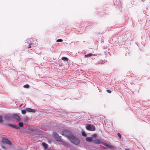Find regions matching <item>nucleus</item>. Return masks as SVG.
Here are the masks:
<instances>
[{
  "instance_id": "12",
  "label": "nucleus",
  "mask_w": 150,
  "mask_h": 150,
  "mask_svg": "<svg viewBox=\"0 0 150 150\" xmlns=\"http://www.w3.org/2000/svg\"><path fill=\"white\" fill-rule=\"evenodd\" d=\"M42 145L43 146L44 149H46L47 148V144L44 142L42 143Z\"/></svg>"
},
{
  "instance_id": "9",
  "label": "nucleus",
  "mask_w": 150,
  "mask_h": 150,
  "mask_svg": "<svg viewBox=\"0 0 150 150\" xmlns=\"http://www.w3.org/2000/svg\"><path fill=\"white\" fill-rule=\"evenodd\" d=\"M7 125L8 126H11L16 129H18L19 128V126H18L17 125H12L10 124H8Z\"/></svg>"
},
{
  "instance_id": "26",
  "label": "nucleus",
  "mask_w": 150,
  "mask_h": 150,
  "mask_svg": "<svg viewBox=\"0 0 150 150\" xmlns=\"http://www.w3.org/2000/svg\"><path fill=\"white\" fill-rule=\"evenodd\" d=\"M117 135L120 138H121V135L119 133H117Z\"/></svg>"
},
{
  "instance_id": "3",
  "label": "nucleus",
  "mask_w": 150,
  "mask_h": 150,
  "mask_svg": "<svg viewBox=\"0 0 150 150\" xmlns=\"http://www.w3.org/2000/svg\"><path fill=\"white\" fill-rule=\"evenodd\" d=\"M1 142L4 144H6L8 145H11V141L8 140L7 138L4 137H2L1 138Z\"/></svg>"
},
{
  "instance_id": "5",
  "label": "nucleus",
  "mask_w": 150,
  "mask_h": 150,
  "mask_svg": "<svg viewBox=\"0 0 150 150\" xmlns=\"http://www.w3.org/2000/svg\"><path fill=\"white\" fill-rule=\"evenodd\" d=\"M53 134L54 136V138L58 142H61V137L59 136L58 134L56 132H54L53 133Z\"/></svg>"
},
{
  "instance_id": "31",
  "label": "nucleus",
  "mask_w": 150,
  "mask_h": 150,
  "mask_svg": "<svg viewBox=\"0 0 150 150\" xmlns=\"http://www.w3.org/2000/svg\"><path fill=\"white\" fill-rule=\"evenodd\" d=\"M125 150H129V149H125Z\"/></svg>"
},
{
  "instance_id": "1",
  "label": "nucleus",
  "mask_w": 150,
  "mask_h": 150,
  "mask_svg": "<svg viewBox=\"0 0 150 150\" xmlns=\"http://www.w3.org/2000/svg\"><path fill=\"white\" fill-rule=\"evenodd\" d=\"M71 142L76 145L80 144V140L79 138L74 135L69 140Z\"/></svg>"
},
{
  "instance_id": "15",
  "label": "nucleus",
  "mask_w": 150,
  "mask_h": 150,
  "mask_svg": "<svg viewBox=\"0 0 150 150\" xmlns=\"http://www.w3.org/2000/svg\"><path fill=\"white\" fill-rule=\"evenodd\" d=\"M107 147L110 149H113L115 148L114 146H113L111 145H110L108 144Z\"/></svg>"
},
{
  "instance_id": "4",
  "label": "nucleus",
  "mask_w": 150,
  "mask_h": 150,
  "mask_svg": "<svg viewBox=\"0 0 150 150\" xmlns=\"http://www.w3.org/2000/svg\"><path fill=\"white\" fill-rule=\"evenodd\" d=\"M86 128L87 130H88L94 131L95 130V128L94 126L91 124H88L86 125Z\"/></svg>"
},
{
  "instance_id": "21",
  "label": "nucleus",
  "mask_w": 150,
  "mask_h": 150,
  "mask_svg": "<svg viewBox=\"0 0 150 150\" xmlns=\"http://www.w3.org/2000/svg\"><path fill=\"white\" fill-rule=\"evenodd\" d=\"M29 87V86L28 84L25 85L23 86V87L24 88H28Z\"/></svg>"
},
{
  "instance_id": "17",
  "label": "nucleus",
  "mask_w": 150,
  "mask_h": 150,
  "mask_svg": "<svg viewBox=\"0 0 150 150\" xmlns=\"http://www.w3.org/2000/svg\"><path fill=\"white\" fill-rule=\"evenodd\" d=\"M27 112L26 109L25 110H21V113L23 114H25Z\"/></svg>"
},
{
  "instance_id": "8",
  "label": "nucleus",
  "mask_w": 150,
  "mask_h": 150,
  "mask_svg": "<svg viewBox=\"0 0 150 150\" xmlns=\"http://www.w3.org/2000/svg\"><path fill=\"white\" fill-rule=\"evenodd\" d=\"M26 111L28 112L34 113L36 111V110L35 109H32L30 108H26Z\"/></svg>"
},
{
  "instance_id": "14",
  "label": "nucleus",
  "mask_w": 150,
  "mask_h": 150,
  "mask_svg": "<svg viewBox=\"0 0 150 150\" xmlns=\"http://www.w3.org/2000/svg\"><path fill=\"white\" fill-rule=\"evenodd\" d=\"M93 55V54L92 53H89L87 54V55H85V57H90L91 56H92Z\"/></svg>"
},
{
  "instance_id": "29",
  "label": "nucleus",
  "mask_w": 150,
  "mask_h": 150,
  "mask_svg": "<svg viewBox=\"0 0 150 150\" xmlns=\"http://www.w3.org/2000/svg\"><path fill=\"white\" fill-rule=\"evenodd\" d=\"M31 130L32 131H34L35 130V129H31Z\"/></svg>"
},
{
  "instance_id": "24",
  "label": "nucleus",
  "mask_w": 150,
  "mask_h": 150,
  "mask_svg": "<svg viewBox=\"0 0 150 150\" xmlns=\"http://www.w3.org/2000/svg\"><path fill=\"white\" fill-rule=\"evenodd\" d=\"M64 145L66 146H69V144L67 142H64Z\"/></svg>"
},
{
  "instance_id": "27",
  "label": "nucleus",
  "mask_w": 150,
  "mask_h": 150,
  "mask_svg": "<svg viewBox=\"0 0 150 150\" xmlns=\"http://www.w3.org/2000/svg\"><path fill=\"white\" fill-rule=\"evenodd\" d=\"M96 136H97V135L96 134H93L92 135L93 137L94 138H95L96 137Z\"/></svg>"
},
{
  "instance_id": "2",
  "label": "nucleus",
  "mask_w": 150,
  "mask_h": 150,
  "mask_svg": "<svg viewBox=\"0 0 150 150\" xmlns=\"http://www.w3.org/2000/svg\"><path fill=\"white\" fill-rule=\"evenodd\" d=\"M62 134L67 137L69 140L73 135L71 131L67 130L63 131L62 132Z\"/></svg>"
},
{
  "instance_id": "25",
  "label": "nucleus",
  "mask_w": 150,
  "mask_h": 150,
  "mask_svg": "<svg viewBox=\"0 0 150 150\" xmlns=\"http://www.w3.org/2000/svg\"><path fill=\"white\" fill-rule=\"evenodd\" d=\"M62 41H63V40L61 39H58L56 41L57 42H62Z\"/></svg>"
},
{
  "instance_id": "10",
  "label": "nucleus",
  "mask_w": 150,
  "mask_h": 150,
  "mask_svg": "<svg viewBox=\"0 0 150 150\" xmlns=\"http://www.w3.org/2000/svg\"><path fill=\"white\" fill-rule=\"evenodd\" d=\"M102 142L100 140L98 139H96L94 140L93 141V142L95 144H100L102 143Z\"/></svg>"
},
{
  "instance_id": "6",
  "label": "nucleus",
  "mask_w": 150,
  "mask_h": 150,
  "mask_svg": "<svg viewBox=\"0 0 150 150\" xmlns=\"http://www.w3.org/2000/svg\"><path fill=\"white\" fill-rule=\"evenodd\" d=\"M11 117L15 119L18 121H20L21 120L20 117L16 114H13L12 115Z\"/></svg>"
},
{
  "instance_id": "13",
  "label": "nucleus",
  "mask_w": 150,
  "mask_h": 150,
  "mask_svg": "<svg viewBox=\"0 0 150 150\" xmlns=\"http://www.w3.org/2000/svg\"><path fill=\"white\" fill-rule=\"evenodd\" d=\"M62 60L64 61H68V59L65 57H62Z\"/></svg>"
},
{
  "instance_id": "20",
  "label": "nucleus",
  "mask_w": 150,
  "mask_h": 150,
  "mask_svg": "<svg viewBox=\"0 0 150 150\" xmlns=\"http://www.w3.org/2000/svg\"><path fill=\"white\" fill-rule=\"evenodd\" d=\"M102 144L104 145L106 147H108V144L107 143L105 142H102Z\"/></svg>"
},
{
  "instance_id": "28",
  "label": "nucleus",
  "mask_w": 150,
  "mask_h": 150,
  "mask_svg": "<svg viewBox=\"0 0 150 150\" xmlns=\"http://www.w3.org/2000/svg\"><path fill=\"white\" fill-rule=\"evenodd\" d=\"M106 91L109 93H110L111 92V91L109 90H107Z\"/></svg>"
},
{
  "instance_id": "16",
  "label": "nucleus",
  "mask_w": 150,
  "mask_h": 150,
  "mask_svg": "<svg viewBox=\"0 0 150 150\" xmlns=\"http://www.w3.org/2000/svg\"><path fill=\"white\" fill-rule=\"evenodd\" d=\"M82 135L83 136L85 137H86L87 136L86 133L83 131L82 132Z\"/></svg>"
},
{
  "instance_id": "11",
  "label": "nucleus",
  "mask_w": 150,
  "mask_h": 150,
  "mask_svg": "<svg viewBox=\"0 0 150 150\" xmlns=\"http://www.w3.org/2000/svg\"><path fill=\"white\" fill-rule=\"evenodd\" d=\"M86 141L88 142H91L93 141V138L92 137H87L86 138Z\"/></svg>"
},
{
  "instance_id": "18",
  "label": "nucleus",
  "mask_w": 150,
  "mask_h": 150,
  "mask_svg": "<svg viewBox=\"0 0 150 150\" xmlns=\"http://www.w3.org/2000/svg\"><path fill=\"white\" fill-rule=\"evenodd\" d=\"M23 126V123L22 122H20L18 124V126L19 127H22Z\"/></svg>"
},
{
  "instance_id": "19",
  "label": "nucleus",
  "mask_w": 150,
  "mask_h": 150,
  "mask_svg": "<svg viewBox=\"0 0 150 150\" xmlns=\"http://www.w3.org/2000/svg\"><path fill=\"white\" fill-rule=\"evenodd\" d=\"M102 144L104 145L106 147H108V144L107 143L105 142H102Z\"/></svg>"
},
{
  "instance_id": "22",
  "label": "nucleus",
  "mask_w": 150,
  "mask_h": 150,
  "mask_svg": "<svg viewBox=\"0 0 150 150\" xmlns=\"http://www.w3.org/2000/svg\"><path fill=\"white\" fill-rule=\"evenodd\" d=\"M3 122V117L2 116H0V123H1Z\"/></svg>"
},
{
  "instance_id": "30",
  "label": "nucleus",
  "mask_w": 150,
  "mask_h": 150,
  "mask_svg": "<svg viewBox=\"0 0 150 150\" xmlns=\"http://www.w3.org/2000/svg\"><path fill=\"white\" fill-rule=\"evenodd\" d=\"M30 47H30V46H29V47H28V48H30Z\"/></svg>"
},
{
  "instance_id": "7",
  "label": "nucleus",
  "mask_w": 150,
  "mask_h": 150,
  "mask_svg": "<svg viewBox=\"0 0 150 150\" xmlns=\"http://www.w3.org/2000/svg\"><path fill=\"white\" fill-rule=\"evenodd\" d=\"M4 119L6 120H9L11 117V115H5L4 116Z\"/></svg>"
},
{
  "instance_id": "23",
  "label": "nucleus",
  "mask_w": 150,
  "mask_h": 150,
  "mask_svg": "<svg viewBox=\"0 0 150 150\" xmlns=\"http://www.w3.org/2000/svg\"><path fill=\"white\" fill-rule=\"evenodd\" d=\"M28 120V118L27 117H25L24 118V120L25 122H26Z\"/></svg>"
}]
</instances>
